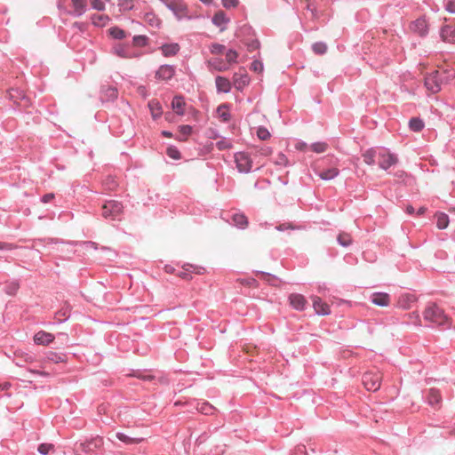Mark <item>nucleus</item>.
Returning <instances> with one entry per match:
<instances>
[{
  "instance_id": "1",
  "label": "nucleus",
  "mask_w": 455,
  "mask_h": 455,
  "mask_svg": "<svg viewBox=\"0 0 455 455\" xmlns=\"http://www.w3.org/2000/svg\"><path fill=\"white\" fill-rule=\"evenodd\" d=\"M455 76L453 70H435L425 76L424 85L431 93H437L441 91L443 84L449 83Z\"/></svg>"
},
{
  "instance_id": "2",
  "label": "nucleus",
  "mask_w": 455,
  "mask_h": 455,
  "mask_svg": "<svg viewBox=\"0 0 455 455\" xmlns=\"http://www.w3.org/2000/svg\"><path fill=\"white\" fill-rule=\"evenodd\" d=\"M423 317L426 321L443 327V329L451 328L449 318L444 314V311L435 303H429L426 307L423 312Z\"/></svg>"
},
{
  "instance_id": "3",
  "label": "nucleus",
  "mask_w": 455,
  "mask_h": 455,
  "mask_svg": "<svg viewBox=\"0 0 455 455\" xmlns=\"http://www.w3.org/2000/svg\"><path fill=\"white\" fill-rule=\"evenodd\" d=\"M123 212V204L116 200H109L105 202L102 205L101 215L106 220H119Z\"/></svg>"
},
{
  "instance_id": "4",
  "label": "nucleus",
  "mask_w": 455,
  "mask_h": 455,
  "mask_svg": "<svg viewBox=\"0 0 455 455\" xmlns=\"http://www.w3.org/2000/svg\"><path fill=\"white\" fill-rule=\"evenodd\" d=\"M377 161L379 167L384 171H388L390 167L396 164L398 157L395 154L391 153L385 148H379V154L377 155Z\"/></svg>"
},
{
  "instance_id": "5",
  "label": "nucleus",
  "mask_w": 455,
  "mask_h": 455,
  "mask_svg": "<svg viewBox=\"0 0 455 455\" xmlns=\"http://www.w3.org/2000/svg\"><path fill=\"white\" fill-rule=\"evenodd\" d=\"M236 169L241 173H249L252 169V160L246 152H236L234 156Z\"/></svg>"
},
{
  "instance_id": "6",
  "label": "nucleus",
  "mask_w": 455,
  "mask_h": 455,
  "mask_svg": "<svg viewBox=\"0 0 455 455\" xmlns=\"http://www.w3.org/2000/svg\"><path fill=\"white\" fill-rule=\"evenodd\" d=\"M166 8L170 10L178 20L185 18L190 19L188 15V6L182 0H172Z\"/></svg>"
},
{
  "instance_id": "7",
  "label": "nucleus",
  "mask_w": 455,
  "mask_h": 455,
  "mask_svg": "<svg viewBox=\"0 0 455 455\" xmlns=\"http://www.w3.org/2000/svg\"><path fill=\"white\" fill-rule=\"evenodd\" d=\"M381 377L378 372H365L363 375V384L368 391L375 392L380 387Z\"/></svg>"
},
{
  "instance_id": "8",
  "label": "nucleus",
  "mask_w": 455,
  "mask_h": 455,
  "mask_svg": "<svg viewBox=\"0 0 455 455\" xmlns=\"http://www.w3.org/2000/svg\"><path fill=\"white\" fill-rule=\"evenodd\" d=\"M112 51L114 54L124 59H133L140 56V53L131 50L128 44H116L113 46Z\"/></svg>"
},
{
  "instance_id": "9",
  "label": "nucleus",
  "mask_w": 455,
  "mask_h": 455,
  "mask_svg": "<svg viewBox=\"0 0 455 455\" xmlns=\"http://www.w3.org/2000/svg\"><path fill=\"white\" fill-rule=\"evenodd\" d=\"M176 68L174 66L164 64L156 71L155 76L157 80L169 81L174 76Z\"/></svg>"
},
{
  "instance_id": "10",
  "label": "nucleus",
  "mask_w": 455,
  "mask_h": 455,
  "mask_svg": "<svg viewBox=\"0 0 455 455\" xmlns=\"http://www.w3.org/2000/svg\"><path fill=\"white\" fill-rule=\"evenodd\" d=\"M411 29L421 37L426 36L428 33L427 20L423 18L417 19L411 24Z\"/></svg>"
},
{
  "instance_id": "11",
  "label": "nucleus",
  "mask_w": 455,
  "mask_h": 455,
  "mask_svg": "<svg viewBox=\"0 0 455 455\" xmlns=\"http://www.w3.org/2000/svg\"><path fill=\"white\" fill-rule=\"evenodd\" d=\"M313 307L318 315H328L331 314L330 307L327 303L323 302L320 297H312Z\"/></svg>"
},
{
  "instance_id": "12",
  "label": "nucleus",
  "mask_w": 455,
  "mask_h": 455,
  "mask_svg": "<svg viewBox=\"0 0 455 455\" xmlns=\"http://www.w3.org/2000/svg\"><path fill=\"white\" fill-rule=\"evenodd\" d=\"M118 97V91L115 86L103 85L100 90V99L102 101H114Z\"/></svg>"
},
{
  "instance_id": "13",
  "label": "nucleus",
  "mask_w": 455,
  "mask_h": 455,
  "mask_svg": "<svg viewBox=\"0 0 455 455\" xmlns=\"http://www.w3.org/2000/svg\"><path fill=\"white\" fill-rule=\"evenodd\" d=\"M230 19L223 11L217 12L212 19V24L218 27L220 31H224L227 28V25Z\"/></svg>"
},
{
  "instance_id": "14",
  "label": "nucleus",
  "mask_w": 455,
  "mask_h": 455,
  "mask_svg": "<svg viewBox=\"0 0 455 455\" xmlns=\"http://www.w3.org/2000/svg\"><path fill=\"white\" fill-rule=\"evenodd\" d=\"M250 83V77L247 73H235L233 76V84L237 91L242 92Z\"/></svg>"
},
{
  "instance_id": "15",
  "label": "nucleus",
  "mask_w": 455,
  "mask_h": 455,
  "mask_svg": "<svg viewBox=\"0 0 455 455\" xmlns=\"http://www.w3.org/2000/svg\"><path fill=\"white\" fill-rule=\"evenodd\" d=\"M424 399L431 406L438 405L442 401L440 392L435 388H430L424 394Z\"/></svg>"
},
{
  "instance_id": "16",
  "label": "nucleus",
  "mask_w": 455,
  "mask_h": 455,
  "mask_svg": "<svg viewBox=\"0 0 455 455\" xmlns=\"http://www.w3.org/2000/svg\"><path fill=\"white\" fill-rule=\"evenodd\" d=\"M53 340V334L44 331H39L34 335V342L36 345L47 346Z\"/></svg>"
},
{
  "instance_id": "17",
  "label": "nucleus",
  "mask_w": 455,
  "mask_h": 455,
  "mask_svg": "<svg viewBox=\"0 0 455 455\" xmlns=\"http://www.w3.org/2000/svg\"><path fill=\"white\" fill-rule=\"evenodd\" d=\"M290 304L296 310L302 311L306 307L307 300L305 297L299 293H292L289 296Z\"/></svg>"
},
{
  "instance_id": "18",
  "label": "nucleus",
  "mask_w": 455,
  "mask_h": 455,
  "mask_svg": "<svg viewBox=\"0 0 455 455\" xmlns=\"http://www.w3.org/2000/svg\"><path fill=\"white\" fill-rule=\"evenodd\" d=\"M210 70L223 72L229 69V66L221 58H212L207 61Z\"/></svg>"
},
{
  "instance_id": "19",
  "label": "nucleus",
  "mask_w": 455,
  "mask_h": 455,
  "mask_svg": "<svg viewBox=\"0 0 455 455\" xmlns=\"http://www.w3.org/2000/svg\"><path fill=\"white\" fill-rule=\"evenodd\" d=\"M215 85L219 93H228L232 88L230 81L227 77L220 76H216Z\"/></svg>"
},
{
  "instance_id": "20",
  "label": "nucleus",
  "mask_w": 455,
  "mask_h": 455,
  "mask_svg": "<svg viewBox=\"0 0 455 455\" xmlns=\"http://www.w3.org/2000/svg\"><path fill=\"white\" fill-rule=\"evenodd\" d=\"M371 302L379 307H387L390 303V296L385 292H375L371 297Z\"/></svg>"
},
{
  "instance_id": "21",
  "label": "nucleus",
  "mask_w": 455,
  "mask_h": 455,
  "mask_svg": "<svg viewBox=\"0 0 455 455\" xmlns=\"http://www.w3.org/2000/svg\"><path fill=\"white\" fill-rule=\"evenodd\" d=\"M417 298L414 294L411 293H403L401 294L398 299V305L401 308L408 309L411 307V305L416 302Z\"/></svg>"
},
{
  "instance_id": "22",
  "label": "nucleus",
  "mask_w": 455,
  "mask_h": 455,
  "mask_svg": "<svg viewBox=\"0 0 455 455\" xmlns=\"http://www.w3.org/2000/svg\"><path fill=\"white\" fill-rule=\"evenodd\" d=\"M379 148H371L363 153L362 156L363 162L367 165H374L377 161V155L379 154Z\"/></svg>"
},
{
  "instance_id": "23",
  "label": "nucleus",
  "mask_w": 455,
  "mask_h": 455,
  "mask_svg": "<svg viewBox=\"0 0 455 455\" xmlns=\"http://www.w3.org/2000/svg\"><path fill=\"white\" fill-rule=\"evenodd\" d=\"M180 45L177 43L164 44L160 47L164 57L175 56L180 52Z\"/></svg>"
},
{
  "instance_id": "24",
  "label": "nucleus",
  "mask_w": 455,
  "mask_h": 455,
  "mask_svg": "<svg viewBox=\"0 0 455 455\" xmlns=\"http://www.w3.org/2000/svg\"><path fill=\"white\" fill-rule=\"evenodd\" d=\"M74 11L71 14L75 17H80L86 12L87 0H72Z\"/></svg>"
},
{
  "instance_id": "25",
  "label": "nucleus",
  "mask_w": 455,
  "mask_h": 455,
  "mask_svg": "<svg viewBox=\"0 0 455 455\" xmlns=\"http://www.w3.org/2000/svg\"><path fill=\"white\" fill-rule=\"evenodd\" d=\"M185 100L182 96L176 95L173 97L172 101V109L178 114L179 116H183L185 113Z\"/></svg>"
},
{
  "instance_id": "26",
  "label": "nucleus",
  "mask_w": 455,
  "mask_h": 455,
  "mask_svg": "<svg viewBox=\"0 0 455 455\" xmlns=\"http://www.w3.org/2000/svg\"><path fill=\"white\" fill-rule=\"evenodd\" d=\"M148 108L150 110L153 119H157L162 116V114H163L162 105L157 100H151L148 102Z\"/></svg>"
},
{
  "instance_id": "27",
  "label": "nucleus",
  "mask_w": 455,
  "mask_h": 455,
  "mask_svg": "<svg viewBox=\"0 0 455 455\" xmlns=\"http://www.w3.org/2000/svg\"><path fill=\"white\" fill-rule=\"evenodd\" d=\"M143 20L146 24L153 28L158 29L161 26V20L153 12H146L143 16Z\"/></svg>"
},
{
  "instance_id": "28",
  "label": "nucleus",
  "mask_w": 455,
  "mask_h": 455,
  "mask_svg": "<svg viewBox=\"0 0 455 455\" xmlns=\"http://www.w3.org/2000/svg\"><path fill=\"white\" fill-rule=\"evenodd\" d=\"M101 443L100 439L91 440L76 444V450H80L84 452H90L93 448H96Z\"/></svg>"
},
{
  "instance_id": "29",
  "label": "nucleus",
  "mask_w": 455,
  "mask_h": 455,
  "mask_svg": "<svg viewBox=\"0 0 455 455\" xmlns=\"http://www.w3.org/2000/svg\"><path fill=\"white\" fill-rule=\"evenodd\" d=\"M441 36L444 41L455 43V28L451 26H444L441 29Z\"/></svg>"
},
{
  "instance_id": "30",
  "label": "nucleus",
  "mask_w": 455,
  "mask_h": 455,
  "mask_svg": "<svg viewBox=\"0 0 455 455\" xmlns=\"http://www.w3.org/2000/svg\"><path fill=\"white\" fill-rule=\"evenodd\" d=\"M232 221L234 225L240 229H244L248 226V219L243 213L233 214Z\"/></svg>"
},
{
  "instance_id": "31",
  "label": "nucleus",
  "mask_w": 455,
  "mask_h": 455,
  "mask_svg": "<svg viewBox=\"0 0 455 455\" xmlns=\"http://www.w3.org/2000/svg\"><path fill=\"white\" fill-rule=\"evenodd\" d=\"M339 174L337 168L331 167L318 172V176L323 180H331Z\"/></svg>"
},
{
  "instance_id": "32",
  "label": "nucleus",
  "mask_w": 455,
  "mask_h": 455,
  "mask_svg": "<svg viewBox=\"0 0 455 455\" xmlns=\"http://www.w3.org/2000/svg\"><path fill=\"white\" fill-rule=\"evenodd\" d=\"M425 127V123L420 117H411L409 120V128L411 132H419Z\"/></svg>"
},
{
  "instance_id": "33",
  "label": "nucleus",
  "mask_w": 455,
  "mask_h": 455,
  "mask_svg": "<svg viewBox=\"0 0 455 455\" xmlns=\"http://www.w3.org/2000/svg\"><path fill=\"white\" fill-rule=\"evenodd\" d=\"M70 310L68 307H63L55 313V322L53 323H62L66 322L70 316Z\"/></svg>"
},
{
  "instance_id": "34",
  "label": "nucleus",
  "mask_w": 455,
  "mask_h": 455,
  "mask_svg": "<svg viewBox=\"0 0 455 455\" xmlns=\"http://www.w3.org/2000/svg\"><path fill=\"white\" fill-rule=\"evenodd\" d=\"M217 113L220 116V118L224 123H228L230 121L231 115L228 111V104H221L217 108Z\"/></svg>"
},
{
  "instance_id": "35",
  "label": "nucleus",
  "mask_w": 455,
  "mask_h": 455,
  "mask_svg": "<svg viewBox=\"0 0 455 455\" xmlns=\"http://www.w3.org/2000/svg\"><path fill=\"white\" fill-rule=\"evenodd\" d=\"M449 225V217L445 213H439L436 216V227L443 230L445 229Z\"/></svg>"
},
{
  "instance_id": "36",
  "label": "nucleus",
  "mask_w": 455,
  "mask_h": 455,
  "mask_svg": "<svg viewBox=\"0 0 455 455\" xmlns=\"http://www.w3.org/2000/svg\"><path fill=\"white\" fill-rule=\"evenodd\" d=\"M137 0H118V7L121 12H128L134 8Z\"/></svg>"
},
{
  "instance_id": "37",
  "label": "nucleus",
  "mask_w": 455,
  "mask_h": 455,
  "mask_svg": "<svg viewBox=\"0 0 455 455\" xmlns=\"http://www.w3.org/2000/svg\"><path fill=\"white\" fill-rule=\"evenodd\" d=\"M108 33L114 39L121 40V39L126 37V32L124 29L120 28L119 27L110 28L108 29Z\"/></svg>"
},
{
  "instance_id": "38",
  "label": "nucleus",
  "mask_w": 455,
  "mask_h": 455,
  "mask_svg": "<svg viewBox=\"0 0 455 455\" xmlns=\"http://www.w3.org/2000/svg\"><path fill=\"white\" fill-rule=\"evenodd\" d=\"M148 44V37L144 35H138L132 37V44L134 46L144 47Z\"/></svg>"
},
{
  "instance_id": "39",
  "label": "nucleus",
  "mask_w": 455,
  "mask_h": 455,
  "mask_svg": "<svg viewBox=\"0 0 455 455\" xmlns=\"http://www.w3.org/2000/svg\"><path fill=\"white\" fill-rule=\"evenodd\" d=\"M91 20L93 25L100 27L104 26L109 19L105 15L93 14L92 15Z\"/></svg>"
},
{
  "instance_id": "40",
  "label": "nucleus",
  "mask_w": 455,
  "mask_h": 455,
  "mask_svg": "<svg viewBox=\"0 0 455 455\" xmlns=\"http://www.w3.org/2000/svg\"><path fill=\"white\" fill-rule=\"evenodd\" d=\"M103 187L107 190H114L117 187V182L114 176L108 175L103 180Z\"/></svg>"
},
{
  "instance_id": "41",
  "label": "nucleus",
  "mask_w": 455,
  "mask_h": 455,
  "mask_svg": "<svg viewBox=\"0 0 455 455\" xmlns=\"http://www.w3.org/2000/svg\"><path fill=\"white\" fill-rule=\"evenodd\" d=\"M312 50L315 54H324L327 52V45L323 42H316L312 44Z\"/></svg>"
},
{
  "instance_id": "42",
  "label": "nucleus",
  "mask_w": 455,
  "mask_h": 455,
  "mask_svg": "<svg viewBox=\"0 0 455 455\" xmlns=\"http://www.w3.org/2000/svg\"><path fill=\"white\" fill-rule=\"evenodd\" d=\"M116 436L119 441L125 443H138L140 441V439L132 438L129 435H127L126 434L122 433V432H117L116 434Z\"/></svg>"
},
{
  "instance_id": "43",
  "label": "nucleus",
  "mask_w": 455,
  "mask_h": 455,
  "mask_svg": "<svg viewBox=\"0 0 455 455\" xmlns=\"http://www.w3.org/2000/svg\"><path fill=\"white\" fill-rule=\"evenodd\" d=\"M66 355L63 354H57L55 352H49L46 355L48 361H52L55 363H61L65 361Z\"/></svg>"
},
{
  "instance_id": "44",
  "label": "nucleus",
  "mask_w": 455,
  "mask_h": 455,
  "mask_svg": "<svg viewBox=\"0 0 455 455\" xmlns=\"http://www.w3.org/2000/svg\"><path fill=\"white\" fill-rule=\"evenodd\" d=\"M338 243L342 247H348L352 243V239L347 234H340L337 238Z\"/></svg>"
},
{
  "instance_id": "45",
  "label": "nucleus",
  "mask_w": 455,
  "mask_h": 455,
  "mask_svg": "<svg viewBox=\"0 0 455 455\" xmlns=\"http://www.w3.org/2000/svg\"><path fill=\"white\" fill-rule=\"evenodd\" d=\"M167 156L174 160H179L181 157L180 150L175 146H170L166 150Z\"/></svg>"
},
{
  "instance_id": "46",
  "label": "nucleus",
  "mask_w": 455,
  "mask_h": 455,
  "mask_svg": "<svg viewBox=\"0 0 455 455\" xmlns=\"http://www.w3.org/2000/svg\"><path fill=\"white\" fill-rule=\"evenodd\" d=\"M237 57H238V53L235 50H233V49H229L227 52H226V60H227V62L228 64V66L230 64H233V63H235L236 62V60H237Z\"/></svg>"
},
{
  "instance_id": "47",
  "label": "nucleus",
  "mask_w": 455,
  "mask_h": 455,
  "mask_svg": "<svg viewBox=\"0 0 455 455\" xmlns=\"http://www.w3.org/2000/svg\"><path fill=\"white\" fill-rule=\"evenodd\" d=\"M327 144L325 142H314L311 144V149L315 153H323L327 149Z\"/></svg>"
},
{
  "instance_id": "48",
  "label": "nucleus",
  "mask_w": 455,
  "mask_h": 455,
  "mask_svg": "<svg viewBox=\"0 0 455 455\" xmlns=\"http://www.w3.org/2000/svg\"><path fill=\"white\" fill-rule=\"evenodd\" d=\"M257 136L261 140H266L270 138V132L263 126H259L257 130Z\"/></svg>"
},
{
  "instance_id": "49",
  "label": "nucleus",
  "mask_w": 455,
  "mask_h": 455,
  "mask_svg": "<svg viewBox=\"0 0 455 455\" xmlns=\"http://www.w3.org/2000/svg\"><path fill=\"white\" fill-rule=\"evenodd\" d=\"M306 9L311 12L313 19H318L319 14L315 4L312 0H307Z\"/></svg>"
},
{
  "instance_id": "50",
  "label": "nucleus",
  "mask_w": 455,
  "mask_h": 455,
  "mask_svg": "<svg viewBox=\"0 0 455 455\" xmlns=\"http://www.w3.org/2000/svg\"><path fill=\"white\" fill-rule=\"evenodd\" d=\"M225 50V46L219 43H213L210 45V52L212 54H221Z\"/></svg>"
},
{
  "instance_id": "51",
  "label": "nucleus",
  "mask_w": 455,
  "mask_h": 455,
  "mask_svg": "<svg viewBox=\"0 0 455 455\" xmlns=\"http://www.w3.org/2000/svg\"><path fill=\"white\" fill-rule=\"evenodd\" d=\"M216 147L219 150H225L230 148L232 144L226 138H222L220 140L217 141Z\"/></svg>"
},
{
  "instance_id": "52",
  "label": "nucleus",
  "mask_w": 455,
  "mask_h": 455,
  "mask_svg": "<svg viewBox=\"0 0 455 455\" xmlns=\"http://www.w3.org/2000/svg\"><path fill=\"white\" fill-rule=\"evenodd\" d=\"M53 449V445L50 443H41L39 444L37 448V451L41 455H47L49 454L50 451Z\"/></svg>"
},
{
  "instance_id": "53",
  "label": "nucleus",
  "mask_w": 455,
  "mask_h": 455,
  "mask_svg": "<svg viewBox=\"0 0 455 455\" xmlns=\"http://www.w3.org/2000/svg\"><path fill=\"white\" fill-rule=\"evenodd\" d=\"M275 164L277 165H283V166L291 165V164L289 162L287 156L283 153L278 154Z\"/></svg>"
},
{
  "instance_id": "54",
  "label": "nucleus",
  "mask_w": 455,
  "mask_h": 455,
  "mask_svg": "<svg viewBox=\"0 0 455 455\" xmlns=\"http://www.w3.org/2000/svg\"><path fill=\"white\" fill-rule=\"evenodd\" d=\"M92 9L97 11H104L105 4L101 0H90Z\"/></svg>"
},
{
  "instance_id": "55",
  "label": "nucleus",
  "mask_w": 455,
  "mask_h": 455,
  "mask_svg": "<svg viewBox=\"0 0 455 455\" xmlns=\"http://www.w3.org/2000/svg\"><path fill=\"white\" fill-rule=\"evenodd\" d=\"M408 315H409V318H410L411 323L418 325V326L421 325L420 317L417 312H412V313L409 314Z\"/></svg>"
},
{
  "instance_id": "56",
  "label": "nucleus",
  "mask_w": 455,
  "mask_h": 455,
  "mask_svg": "<svg viewBox=\"0 0 455 455\" xmlns=\"http://www.w3.org/2000/svg\"><path fill=\"white\" fill-rule=\"evenodd\" d=\"M225 8H235L239 4V0H221Z\"/></svg>"
},
{
  "instance_id": "57",
  "label": "nucleus",
  "mask_w": 455,
  "mask_h": 455,
  "mask_svg": "<svg viewBox=\"0 0 455 455\" xmlns=\"http://www.w3.org/2000/svg\"><path fill=\"white\" fill-rule=\"evenodd\" d=\"M444 8L448 12L455 13V0H446Z\"/></svg>"
},
{
  "instance_id": "58",
  "label": "nucleus",
  "mask_w": 455,
  "mask_h": 455,
  "mask_svg": "<svg viewBox=\"0 0 455 455\" xmlns=\"http://www.w3.org/2000/svg\"><path fill=\"white\" fill-rule=\"evenodd\" d=\"M213 407L209 403H204L200 408V411L204 414H211Z\"/></svg>"
},
{
  "instance_id": "59",
  "label": "nucleus",
  "mask_w": 455,
  "mask_h": 455,
  "mask_svg": "<svg viewBox=\"0 0 455 455\" xmlns=\"http://www.w3.org/2000/svg\"><path fill=\"white\" fill-rule=\"evenodd\" d=\"M251 69L255 72H261L263 71V63L259 60H254L251 65Z\"/></svg>"
},
{
  "instance_id": "60",
  "label": "nucleus",
  "mask_w": 455,
  "mask_h": 455,
  "mask_svg": "<svg viewBox=\"0 0 455 455\" xmlns=\"http://www.w3.org/2000/svg\"><path fill=\"white\" fill-rule=\"evenodd\" d=\"M179 129H180V133L184 137L189 135L192 132V127L190 125H188V124L180 125L179 127Z\"/></svg>"
},
{
  "instance_id": "61",
  "label": "nucleus",
  "mask_w": 455,
  "mask_h": 455,
  "mask_svg": "<svg viewBox=\"0 0 455 455\" xmlns=\"http://www.w3.org/2000/svg\"><path fill=\"white\" fill-rule=\"evenodd\" d=\"M275 229L280 232H283L289 229H294V228L289 223H283L275 226Z\"/></svg>"
},
{
  "instance_id": "62",
  "label": "nucleus",
  "mask_w": 455,
  "mask_h": 455,
  "mask_svg": "<svg viewBox=\"0 0 455 455\" xmlns=\"http://www.w3.org/2000/svg\"><path fill=\"white\" fill-rule=\"evenodd\" d=\"M55 197V195L53 193H48V194H45L44 195L40 201L43 203V204H48L50 203L53 198Z\"/></svg>"
},
{
  "instance_id": "63",
  "label": "nucleus",
  "mask_w": 455,
  "mask_h": 455,
  "mask_svg": "<svg viewBox=\"0 0 455 455\" xmlns=\"http://www.w3.org/2000/svg\"><path fill=\"white\" fill-rule=\"evenodd\" d=\"M33 359L32 355H28V354H26L24 355V358L23 359H20L19 357H16V362L15 363L19 366H22V362H31Z\"/></svg>"
},
{
  "instance_id": "64",
  "label": "nucleus",
  "mask_w": 455,
  "mask_h": 455,
  "mask_svg": "<svg viewBox=\"0 0 455 455\" xmlns=\"http://www.w3.org/2000/svg\"><path fill=\"white\" fill-rule=\"evenodd\" d=\"M389 174H392V172H388ZM393 175L397 178L398 180H403L405 177H407V173L404 171L399 170L393 173Z\"/></svg>"
}]
</instances>
